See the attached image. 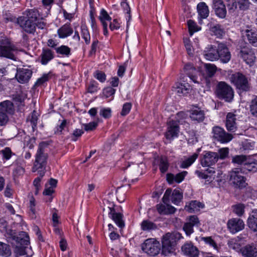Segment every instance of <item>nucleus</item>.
Segmentation results:
<instances>
[{"label": "nucleus", "mask_w": 257, "mask_h": 257, "mask_svg": "<svg viewBox=\"0 0 257 257\" xmlns=\"http://www.w3.org/2000/svg\"><path fill=\"white\" fill-rule=\"evenodd\" d=\"M48 142H41L39 144L35 155V160L32 171L33 172H38L39 175L41 176H44L46 172L48 152L50 150Z\"/></svg>", "instance_id": "nucleus-1"}, {"label": "nucleus", "mask_w": 257, "mask_h": 257, "mask_svg": "<svg viewBox=\"0 0 257 257\" xmlns=\"http://www.w3.org/2000/svg\"><path fill=\"white\" fill-rule=\"evenodd\" d=\"M181 238V234L178 232H168L163 235L162 239V253L166 256L174 253L177 242Z\"/></svg>", "instance_id": "nucleus-2"}, {"label": "nucleus", "mask_w": 257, "mask_h": 257, "mask_svg": "<svg viewBox=\"0 0 257 257\" xmlns=\"http://www.w3.org/2000/svg\"><path fill=\"white\" fill-rule=\"evenodd\" d=\"M18 47L7 37L0 39V57L16 60V53L18 51Z\"/></svg>", "instance_id": "nucleus-3"}, {"label": "nucleus", "mask_w": 257, "mask_h": 257, "mask_svg": "<svg viewBox=\"0 0 257 257\" xmlns=\"http://www.w3.org/2000/svg\"><path fill=\"white\" fill-rule=\"evenodd\" d=\"M215 94L219 99L227 102H231L234 97L233 89L229 84L223 81L218 83L216 87Z\"/></svg>", "instance_id": "nucleus-4"}, {"label": "nucleus", "mask_w": 257, "mask_h": 257, "mask_svg": "<svg viewBox=\"0 0 257 257\" xmlns=\"http://www.w3.org/2000/svg\"><path fill=\"white\" fill-rule=\"evenodd\" d=\"M230 79L239 92L249 91L251 88L248 78L241 73L237 72L232 74Z\"/></svg>", "instance_id": "nucleus-5"}, {"label": "nucleus", "mask_w": 257, "mask_h": 257, "mask_svg": "<svg viewBox=\"0 0 257 257\" xmlns=\"http://www.w3.org/2000/svg\"><path fill=\"white\" fill-rule=\"evenodd\" d=\"M241 173L242 171L240 168H235L229 173V181L234 188L241 189L247 185L246 178Z\"/></svg>", "instance_id": "nucleus-6"}, {"label": "nucleus", "mask_w": 257, "mask_h": 257, "mask_svg": "<svg viewBox=\"0 0 257 257\" xmlns=\"http://www.w3.org/2000/svg\"><path fill=\"white\" fill-rule=\"evenodd\" d=\"M141 246L142 250L151 256L158 254L160 251V242L154 238L146 239Z\"/></svg>", "instance_id": "nucleus-7"}, {"label": "nucleus", "mask_w": 257, "mask_h": 257, "mask_svg": "<svg viewBox=\"0 0 257 257\" xmlns=\"http://www.w3.org/2000/svg\"><path fill=\"white\" fill-rule=\"evenodd\" d=\"M14 111L13 103L9 101H4L0 103V125H5L9 120L8 114Z\"/></svg>", "instance_id": "nucleus-8"}, {"label": "nucleus", "mask_w": 257, "mask_h": 257, "mask_svg": "<svg viewBox=\"0 0 257 257\" xmlns=\"http://www.w3.org/2000/svg\"><path fill=\"white\" fill-rule=\"evenodd\" d=\"M213 138L221 143H227L233 138L232 134L227 133L220 126H215L212 131Z\"/></svg>", "instance_id": "nucleus-9"}, {"label": "nucleus", "mask_w": 257, "mask_h": 257, "mask_svg": "<svg viewBox=\"0 0 257 257\" xmlns=\"http://www.w3.org/2000/svg\"><path fill=\"white\" fill-rule=\"evenodd\" d=\"M217 48L218 60L222 63H227L231 59V54L226 44L219 43L218 44Z\"/></svg>", "instance_id": "nucleus-10"}, {"label": "nucleus", "mask_w": 257, "mask_h": 257, "mask_svg": "<svg viewBox=\"0 0 257 257\" xmlns=\"http://www.w3.org/2000/svg\"><path fill=\"white\" fill-rule=\"evenodd\" d=\"M219 156L217 153L206 152L200 159V163L203 167H209L214 165L218 160Z\"/></svg>", "instance_id": "nucleus-11"}, {"label": "nucleus", "mask_w": 257, "mask_h": 257, "mask_svg": "<svg viewBox=\"0 0 257 257\" xmlns=\"http://www.w3.org/2000/svg\"><path fill=\"white\" fill-rule=\"evenodd\" d=\"M18 23L28 33L34 34L36 31V23L29 19H26L25 16L19 17L18 19Z\"/></svg>", "instance_id": "nucleus-12"}, {"label": "nucleus", "mask_w": 257, "mask_h": 257, "mask_svg": "<svg viewBox=\"0 0 257 257\" xmlns=\"http://www.w3.org/2000/svg\"><path fill=\"white\" fill-rule=\"evenodd\" d=\"M200 222L198 218L196 215L190 216L187 220V222L183 226V230L187 235H190L193 232L194 226H199Z\"/></svg>", "instance_id": "nucleus-13"}, {"label": "nucleus", "mask_w": 257, "mask_h": 257, "mask_svg": "<svg viewBox=\"0 0 257 257\" xmlns=\"http://www.w3.org/2000/svg\"><path fill=\"white\" fill-rule=\"evenodd\" d=\"M227 228L230 232L235 233L244 228V224L240 218H232L229 219L227 223Z\"/></svg>", "instance_id": "nucleus-14"}, {"label": "nucleus", "mask_w": 257, "mask_h": 257, "mask_svg": "<svg viewBox=\"0 0 257 257\" xmlns=\"http://www.w3.org/2000/svg\"><path fill=\"white\" fill-rule=\"evenodd\" d=\"M178 123H180V121L170 120L168 122V131L165 134L167 139L172 140L177 137L179 132Z\"/></svg>", "instance_id": "nucleus-15"}, {"label": "nucleus", "mask_w": 257, "mask_h": 257, "mask_svg": "<svg viewBox=\"0 0 257 257\" xmlns=\"http://www.w3.org/2000/svg\"><path fill=\"white\" fill-rule=\"evenodd\" d=\"M190 117L193 121L198 123L202 122L205 119V112L198 106H193L190 110Z\"/></svg>", "instance_id": "nucleus-16"}, {"label": "nucleus", "mask_w": 257, "mask_h": 257, "mask_svg": "<svg viewBox=\"0 0 257 257\" xmlns=\"http://www.w3.org/2000/svg\"><path fill=\"white\" fill-rule=\"evenodd\" d=\"M238 56L241 57L247 64L249 65H251L256 59L253 51L248 48L241 49Z\"/></svg>", "instance_id": "nucleus-17"}, {"label": "nucleus", "mask_w": 257, "mask_h": 257, "mask_svg": "<svg viewBox=\"0 0 257 257\" xmlns=\"http://www.w3.org/2000/svg\"><path fill=\"white\" fill-rule=\"evenodd\" d=\"M240 252L243 257H257V244H246L240 248Z\"/></svg>", "instance_id": "nucleus-18"}, {"label": "nucleus", "mask_w": 257, "mask_h": 257, "mask_svg": "<svg viewBox=\"0 0 257 257\" xmlns=\"http://www.w3.org/2000/svg\"><path fill=\"white\" fill-rule=\"evenodd\" d=\"M183 254L189 257H198L199 251L192 243H186L181 248Z\"/></svg>", "instance_id": "nucleus-19"}, {"label": "nucleus", "mask_w": 257, "mask_h": 257, "mask_svg": "<svg viewBox=\"0 0 257 257\" xmlns=\"http://www.w3.org/2000/svg\"><path fill=\"white\" fill-rule=\"evenodd\" d=\"M32 75V71L26 68H19L17 70L16 77L21 83L27 82Z\"/></svg>", "instance_id": "nucleus-20"}, {"label": "nucleus", "mask_w": 257, "mask_h": 257, "mask_svg": "<svg viewBox=\"0 0 257 257\" xmlns=\"http://www.w3.org/2000/svg\"><path fill=\"white\" fill-rule=\"evenodd\" d=\"M226 127L230 132H235L237 128L236 122V115L232 113L228 112L226 117Z\"/></svg>", "instance_id": "nucleus-21"}, {"label": "nucleus", "mask_w": 257, "mask_h": 257, "mask_svg": "<svg viewBox=\"0 0 257 257\" xmlns=\"http://www.w3.org/2000/svg\"><path fill=\"white\" fill-rule=\"evenodd\" d=\"M218 48L209 45L203 51L204 57L208 60L213 61L218 60Z\"/></svg>", "instance_id": "nucleus-22"}, {"label": "nucleus", "mask_w": 257, "mask_h": 257, "mask_svg": "<svg viewBox=\"0 0 257 257\" xmlns=\"http://www.w3.org/2000/svg\"><path fill=\"white\" fill-rule=\"evenodd\" d=\"M114 205L111 206H108V209L109 211V216L115 222V223L120 228L124 226V222L122 220V215L120 213H116L113 208Z\"/></svg>", "instance_id": "nucleus-23"}, {"label": "nucleus", "mask_w": 257, "mask_h": 257, "mask_svg": "<svg viewBox=\"0 0 257 257\" xmlns=\"http://www.w3.org/2000/svg\"><path fill=\"white\" fill-rule=\"evenodd\" d=\"M242 173H247V172H255L257 171V160L255 159H247L243 164V166L240 168Z\"/></svg>", "instance_id": "nucleus-24"}, {"label": "nucleus", "mask_w": 257, "mask_h": 257, "mask_svg": "<svg viewBox=\"0 0 257 257\" xmlns=\"http://www.w3.org/2000/svg\"><path fill=\"white\" fill-rule=\"evenodd\" d=\"M98 18L103 26V34L106 36L108 34L107 23L106 21L110 22L111 18L109 16L105 10L102 9Z\"/></svg>", "instance_id": "nucleus-25"}, {"label": "nucleus", "mask_w": 257, "mask_h": 257, "mask_svg": "<svg viewBox=\"0 0 257 257\" xmlns=\"http://www.w3.org/2000/svg\"><path fill=\"white\" fill-rule=\"evenodd\" d=\"M54 57V53L49 48L43 49L40 55V62L42 65H46Z\"/></svg>", "instance_id": "nucleus-26"}, {"label": "nucleus", "mask_w": 257, "mask_h": 257, "mask_svg": "<svg viewBox=\"0 0 257 257\" xmlns=\"http://www.w3.org/2000/svg\"><path fill=\"white\" fill-rule=\"evenodd\" d=\"M204 205L197 200H192L185 205V210L189 213L197 212L203 208Z\"/></svg>", "instance_id": "nucleus-27"}, {"label": "nucleus", "mask_w": 257, "mask_h": 257, "mask_svg": "<svg viewBox=\"0 0 257 257\" xmlns=\"http://www.w3.org/2000/svg\"><path fill=\"white\" fill-rule=\"evenodd\" d=\"M73 32V30L70 26V24L67 23L58 30V35L60 38H65L71 35Z\"/></svg>", "instance_id": "nucleus-28"}, {"label": "nucleus", "mask_w": 257, "mask_h": 257, "mask_svg": "<svg viewBox=\"0 0 257 257\" xmlns=\"http://www.w3.org/2000/svg\"><path fill=\"white\" fill-rule=\"evenodd\" d=\"M184 71L186 75L190 79L195 83H198L196 74L197 73V70L194 67L193 65L187 64L184 66Z\"/></svg>", "instance_id": "nucleus-29"}, {"label": "nucleus", "mask_w": 257, "mask_h": 257, "mask_svg": "<svg viewBox=\"0 0 257 257\" xmlns=\"http://www.w3.org/2000/svg\"><path fill=\"white\" fill-rule=\"evenodd\" d=\"M197 11L199 16L202 19H205L209 16V11L208 6L204 2L198 4Z\"/></svg>", "instance_id": "nucleus-30"}, {"label": "nucleus", "mask_w": 257, "mask_h": 257, "mask_svg": "<svg viewBox=\"0 0 257 257\" xmlns=\"http://www.w3.org/2000/svg\"><path fill=\"white\" fill-rule=\"evenodd\" d=\"M176 91L178 94L186 95L191 90V86L188 83H180L176 84Z\"/></svg>", "instance_id": "nucleus-31"}, {"label": "nucleus", "mask_w": 257, "mask_h": 257, "mask_svg": "<svg viewBox=\"0 0 257 257\" xmlns=\"http://www.w3.org/2000/svg\"><path fill=\"white\" fill-rule=\"evenodd\" d=\"M141 227L142 230L145 231H150L157 228V225L149 220H143L141 224Z\"/></svg>", "instance_id": "nucleus-32"}, {"label": "nucleus", "mask_w": 257, "mask_h": 257, "mask_svg": "<svg viewBox=\"0 0 257 257\" xmlns=\"http://www.w3.org/2000/svg\"><path fill=\"white\" fill-rule=\"evenodd\" d=\"M16 241L17 245L27 247L30 243L29 237L26 232H22L21 234H20L17 237Z\"/></svg>", "instance_id": "nucleus-33"}, {"label": "nucleus", "mask_w": 257, "mask_h": 257, "mask_svg": "<svg viewBox=\"0 0 257 257\" xmlns=\"http://www.w3.org/2000/svg\"><path fill=\"white\" fill-rule=\"evenodd\" d=\"M198 154L197 153H194L192 156L186 158L183 161L181 164L180 167L182 168H187L190 166L198 158Z\"/></svg>", "instance_id": "nucleus-34"}, {"label": "nucleus", "mask_w": 257, "mask_h": 257, "mask_svg": "<svg viewBox=\"0 0 257 257\" xmlns=\"http://www.w3.org/2000/svg\"><path fill=\"white\" fill-rule=\"evenodd\" d=\"M183 198V194L178 189H174L172 193L171 201L175 205H178Z\"/></svg>", "instance_id": "nucleus-35"}, {"label": "nucleus", "mask_w": 257, "mask_h": 257, "mask_svg": "<svg viewBox=\"0 0 257 257\" xmlns=\"http://www.w3.org/2000/svg\"><path fill=\"white\" fill-rule=\"evenodd\" d=\"M26 16H25L26 19H29L34 22H36L39 16V12L36 9H31L26 12Z\"/></svg>", "instance_id": "nucleus-36"}, {"label": "nucleus", "mask_w": 257, "mask_h": 257, "mask_svg": "<svg viewBox=\"0 0 257 257\" xmlns=\"http://www.w3.org/2000/svg\"><path fill=\"white\" fill-rule=\"evenodd\" d=\"M245 35L249 43L254 45L257 43V33L255 30H246Z\"/></svg>", "instance_id": "nucleus-37"}, {"label": "nucleus", "mask_w": 257, "mask_h": 257, "mask_svg": "<svg viewBox=\"0 0 257 257\" xmlns=\"http://www.w3.org/2000/svg\"><path fill=\"white\" fill-rule=\"evenodd\" d=\"M247 225L251 230L257 232V214L249 217L247 220Z\"/></svg>", "instance_id": "nucleus-38"}, {"label": "nucleus", "mask_w": 257, "mask_h": 257, "mask_svg": "<svg viewBox=\"0 0 257 257\" xmlns=\"http://www.w3.org/2000/svg\"><path fill=\"white\" fill-rule=\"evenodd\" d=\"M55 50L58 54L61 55L64 57H68L71 55V49L65 45H62L56 48Z\"/></svg>", "instance_id": "nucleus-39"}, {"label": "nucleus", "mask_w": 257, "mask_h": 257, "mask_svg": "<svg viewBox=\"0 0 257 257\" xmlns=\"http://www.w3.org/2000/svg\"><path fill=\"white\" fill-rule=\"evenodd\" d=\"M210 30L218 37L222 36L224 34L221 26L219 24H210Z\"/></svg>", "instance_id": "nucleus-40"}, {"label": "nucleus", "mask_w": 257, "mask_h": 257, "mask_svg": "<svg viewBox=\"0 0 257 257\" xmlns=\"http://www.w3.org/2000/svg\"><path fill=\"white\" fill-rule=\"evenodd\" d=\"M159 161V169L161 173H165L168 171L169 166L168 160L166 157L162 156Z\"/></svg>", "instance_id": "nucleus-41"}, {"label": "nucleus", "mask_w": 257, "mask_h": 257, "mask_svg": "<svg viewBox=\"0 0 257 257\" xmlns=\"http://www.w3.org/2000/svg\"><path fill=\"white\" fill-rule=\"evenodd\" d=\"M121 6L123 8L124 11L125 12V15H126V20L127 22V25H126V28L128 29V23L131 20V9L129 7L128 4L126 2V0H123L121 3ZM127 31V29H126V32Z\"/></svg>", "instance_id": "nucleus-42"}, {"label": "nucleus", "mask_w": 257, "mask_h": 257, "mask_svg": "<svg viewBox=\"0 0 257 257\" xmlns=\"http://www.w3.org/2000/svg\"><path fill=\"white\" fill-rule=\"evenodd\" d=\"M27 120L30 122L33 131H34L37 128L38 121V113L36 110H34L31 114L29 115Z\"/></svg>", "instance_id": "nucleus-43"}, {"label": "nucleus", "mask_w": 257, "mask_h": 257, "mask_svg": "<svg viewBox=\"0 0 257 257\" xmlns=\"http://www.w3.org/2000/svg\"><path fill=\"white\" fill-rule=\"evenodd\" d=\"M11 254L10 245L0 241V255L9 256Z\"/></svg>", "instance_id": "nucleus-44"}, {"label": "nucleus", "mask_w": 257, "mask_h": 257, "mask_svg": "<svg viewBox=\"0 0 257 257\" xmlns=\"http://www.w3.org/2000/svg\"><path fill=\"white\" fill-rule=\"evenodd\" d=\"M81 35L82 38L84 39L86 44L90 43V36L87 26L85 25H82L81 26Z\"/></svg>", "instance_id": "nucleus-45"}, {"label": "nucleus", "mask_w": 257, "mask_h": 257, "mask_svg": "<svg viewBox=\"0 0 257 257\" xmlns=\"http://www.w3.org/2000/svg\"><path fill=\"white\" fill-rule=\"evenodd\" d=\"M238 9L241 11H246L249 9L251 3L249 0H236Z\"/></svg>", "instance_id": "nucleus-46"}, {"label": "nucleus", "mask_w": 257, "mask_h": 257, "mask_svg": "<svg viewBox=\"0 0 257 257\" xmlns=\"http://www.w3.org/2000/svg\"><path fill=\"white\" fill-rule=\"evenodd\" d=\"M188 27L190 35L192 36L194 32H197L200 30L197 24L192 20H189L187 22Z\"/></svg>", "instance_id": "nucleus-47"}, {"label": "nucleus", "mask_w": 257, "mask_h": 257, "mask_svg": "<svg viewBox=\"0 0 257 257\" xmlns=\"http://www.w3.org/2000/svg\"><path fill=\"white\" fill-rule=\"evenodd\" d=\"M205 72L207 76H213L216 71V66L214 64H206Z\"/></svg>", "instance_id": "nucleus-48"}, {"label": "nucleus", "mask_w": 257, "mask_h": 257, "mask_svg": "<svg viewBox=\"0 0 257 257\" xmlns=\"http://www.w3.org/2000/svg\"><path fill=\"white\" fill-rule=\"evenodd\" d=\"M201 240L204 241L206 244H209L210 246L213 247V248L216 250H218V247L217 243L211 237H203L201 238Z\"/></svg>", "instance_id": "nucleus-49"}, {"label": "nucleus", "mask_w": 257, "mask_h": 257, "mask_svg": "<svg viewBox=\"0 0 257 257\" xmlns=\"http://www.w3.org/2000/svg\"><path fill=\"white\" fill-rule=\"evenodd\" d=\"M250 111L251 113L257 117V96H255L250 102Z\"/></svg>", "instance_id": "nucleus-50"}, {"label": "nucleus", "mask_w": 257, "mask_h": 257, "mask_svg": "<svg viewBox=\"0 0 257 257\" xmlns=\"http://www.w3.org/2000/svg\"><path fill=\"white\" fill-rule=\"evenodd\" d=\"M247 160L245 156L239 155L236 156L232 158V163L238 165H240L241 167L243 166L244 163Z\"/></svg>", "instance_id": "nucleus-51"}, {"label": "nucleus", "mask_w": 257, "mask_h": 257, "mask_svg": "<svg viewBox=\"0 0 257 257\" xmlns=\"http://www.w3.org/2000/svg\"><path fill=\"white\" fill-rule=\"evenodd\" d=\"M50 72L47 74H44L41 77L38 79V80L35 84V86H40L44 84L45 82L48 81L50 77Z\"/></svg>", "instance_id": "nucleus-52"}, {"label": "nucleus", "mask_w": 257, "mask_h": 257, "mask_svg": "<svg viewBox=\"0 0 257 257\" xmlns=\"http://www.w3.org/2000/svg\"><path fill=\"white\" fill-rule=\"evenodd\" d=\"M233 212L238 216H241L244 211V206L242 204H238L233 206Z\"/></svg>", "instance_id": "nucleus-53"}, {"label": "nucleus", "mask_w": 257, "mask_h": 257, "mask_svg": "<svg viewBox=\"0 0 257 257\" xmlns=\"http://www.w3.org/2000/svg\"><path fill=\"white\" fill-rule=\"evenodd\" d=\"M1 153L3 155V159L6 160H9L13 155L11 149L9 147H6L4 150H2ZM13 155H14V154H13Z\"/></svg>", "instance_id": "nucleus-54"}, {"label": "nucleus", "mask_w": 257, "mask_h": 257, "mask_svg": "<svg viewBox=\"0 0 257 257\" xmlns=\"http://www.w3.org/2000/svg\"><path fill=\"white\" fill-rule=\"evenodd\" d=\"M26 246L16 244L15 248V253H16V256H18L19 255H23L26 254Z\"/></svg>", "instance_id": "nucleus-55"}, {"label": "nucleus", "mask_w": 257, "mask_h": 257, "mask_svg": "<svg viewBox=\"0 0 257 257\" xmlns=\"http://www.w3.org/2000/svg\"><path fill=\"white\" fill-rule=\"evenodd\" d=\"M59 122L60 124H58V126L56 127V130L55 131V134H61L62 131L66 126L68 122L66 119H63L61 121L59 120Z\"/></svg>", "instance_id": "nucleus-56"}, {"label": "nucleus", "mask_w": 257, "mask_h": 257, "mask_svg": "<svg viewBox=\"0 0 257 257\" xmlns=\"http://www.w3.org/2000/svg\"><path fill=\"white\" fill-rule=\"evenodd\" d=\"M215 14L220 18H224L226 15V10L225 5L215 11Z\"/></svg>", "instance_id": "nucleus-57"}, {"label": "nucleus", "mask_w": 257, "mask_h": 257, "mask_svg": "<svg viewBox=\"0 0 257 257\" xmlns=\"http://www.w3.org/2000/svg\"><path fill=\"white\" fill-rule=\"evenodd\" d=\"M132 103L130 102L125 103L122 106L120 114L122 116H125L127 115L130 111L132 108Z\"/></svg>", "instance_id": "nucleus-58"}, {"label": "nucleus", "mask_w": 257, "mask_h": 257, "mask_svg": "<svg viewBox=\"0 0 257 257\" xmlns=\"http://www.w3.org/2000/svg\"><path fill=\"white\" fill-rule=\"evenodd\" d=\"M203 83L207 88H210L215 84V81L212 76H206L203 80Z\"/></svg>", "instance_id": "nucleus-59"}, {"label": "nucleus", "mask_w": 257, "mask_h": 257, "mask_svg": "<svg viewBox=\"0 0 257 257\" xmlns=\"http://www.w3.org/2000/svg\"><path fill=\"white\" fill-rule=\"evenodd\" d=\"M227 4V7L228 10L234 11L235 10L238 9L236 0H228Z\"/></svg>", "instance_id": "nucleus-60"}, {"label": "nucleus", "mask_w": 257, "mask_h": 257, "mask_svg": "<svg viewBox=\"0 0 257 257\" xmlns=\"http://www.w3.org/2000/svg\"><path fill=\"white\" fill-rule=\"evenodd\" d=\"M99 113L104 118H108L111 115V110L110 108H102L100 109Z\"/></svg>", "instance_id": "nucleus-61"}, {"label": "nucleus", "mask_w": 257, "mask_h": 257, "mask_svg": "<svg viewBox=\"0 0 257 257\" xmlns=\"http://www.w3.org/2000/svg\"><path fill=\"white\" fill-rule=\"evenodd\" d=\"M229 154V149L227 148H223L218 150V156L220 159H224L227 157Z\"/></svg>", "instance_id": "nucleus-62"}, {"label": "nucleus", "mask_w": 257, "mask_h": 257, "mask_svg": "<svg viewBox=\"0 0 257 257\" xmlns=\"http://www.w3.org/2000/svg\"><path fill=\"white\" fill-rule=\"evenodd\" d=\"M115 92V89L111 87H107L103 90V94L105 98H108L113 95Z\"/></svg>", "instance_id": "nucleus-63"}, {"label": "nucleus", "mask_w": 257, "mask_h": 257, "mask_svg": "<svg viewBox=\"0 0 257 257\" xmlns=\"http://www.w3.org/2000/svg\"><path fill=\"white\" fill-rule=\"evenodd\" d=\"M94 77L101 82H103L106 80V75L102 71H97L94 73Z\"/></svg>", "instance_id": "nucleus-64"}]
</instances>
